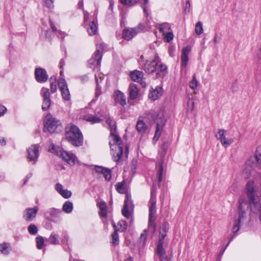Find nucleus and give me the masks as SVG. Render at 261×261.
Segmentation results:
<instances>
[{
	"instance_id": "obj_12",
	"label": "nucleus",
	"mask_w": 261,
	"mask_h": 261,
	"mask_svg": "<svg viewBox=\"0 0 261 261\" xmlns=\"http://www.w3.org/2000/svg\"><path fill=\"white\" fill-rule=\"evenodd\" d=\"M40 94L41 96L43 97L42 109L43 111H46L50 107L51 103V100L50 99V93L48 91V89L46 88L43 87L41 89Z\"/></svg>"
},
{
	"instance_id": "obj_60",
	"label": "nucleus",
	"mask_w": 261,
	"mask_h": 261,
	"mask_svg": "<svg viewBox=\"0 0 261 261\" xmlns=\"http://www.w3.org/2000/svg\"><path fill=\"white\" fill-rule=\"evenodd\" d=\"M190 3L189 1H187L186 3L185 8V11L186 12H190Z\"/></svg>"
},
{
	"instance_id": "obj_16",
	"label": "nucleus",
	"mask_w": 261,
	"mask_h": 261,
	"mask_svg": "<svg viewBox=\"0 0 261 261\" xmlns=\"http://www.w3.org/2000/svg\"><path fill=\"white\" fill-rule=\"evenodd\" d=\"M38 211V207L36 206L33 208H27L23 213V218L27 221H32L36 216Z\"/></svg>"
},
{
	"instance_id": "obj_47",
	"label": "nucleus",
	"mask_w": 261,
	"mask_h": 261,
	"mask_svg": "<svg viewBox=\"0 0 261 261\" xmlns=\"http://www.w3.org/2000/svg\"><path fill=\"white\" fill-rule=\"evenodd\" d=\"M192 99V97L189 96V100L187 102V111L188 112H192L194 108V102Z\"/></svg>"
},
{
	"instance_id": "obj_40",
	"label": "nucleus",
	"mask_w": 261,
	"mask_h": 261,
	"mask_svg": "<svg viewBox=\"0 0 261 261\" xmlns=\"http://www.w3.org/2000/svg\"><path fill=\"white\" fill-rule=\"evenodd\" d=\"M37 247L39 249H42L44 246V240L43 237L38 236L36 238Z\"/></svg>"
},
{
	"instance_id": "obj_21",
	"label": "nucleus",
	"mask_w": 261,
	"mask_h": 261,
	"mask_svg": "<svg viewBox=\"0 0 261 261\" xmlns=\"http://www.w3.org/2000/svg\"><path fill=\"white\" fill-rule=\"evenodd\" d=\"M94 169L96 172L102 174L106 180L109 181L111 179L112 174L110 170L98 166H95Z\"/></svg>"
},
{
	"instance_id": "obj_31",
	"label": "nucleus",
	"mask_w": 261,
	"mask_h": 261,
	"mask_svg": "<svg viewBox=\"0 0 261 261\" xmlns=\"http://www.w3.org/2000/svg\"><path fill=\"white\" fill-rule=\"evenodd\" d=\"M136 129L141 133H144L147 129V125L142 120H138L136 124Z\"/></svg>"
},
{
	"instance_id": "obj_48",
	"label": "nucleus",
	"mask_w": 261,
	"mask_h": 261,
	"mask_svg": "<svg viewBox=\"0 0 261 261\" xmlns=\"http://www.w3.org/2000/svg\"><path fill=\"white\" fill-rule=\"evenodd\" d=\"M58 83L60 90L68 88L66 82L64 79H59Z\"/></svg>"
},
{
	"instance_id": "obj_59",
	"label": "nucleus",
	"mask_w": 261,
	"mask_h": 261,
	"mask_svg": "<svg viewBox=\"0 0 261 261\" xmlns=\"http://www.w3.org/2000/svg\"><path fill=\"white\" fill-rule=\"evenodd\" d=\"M248 203L249 204V206H251V207H253V206H259V215L258 218H259L260 222H261V204H260V202L258 203V204L256 205H250V202H248Z\"/></svg>"
},
{
	"instance_id": "obj_24",
	"label": "nucleus",
	"mask_w": 261,
	"mask_h": 261,
	"mask_svg": "<svg viewBox=\"0 0 261 261\" xmlns=\"http://www.w3.org/2000/svg\"><path fill=\"white\" fill-rule=\"evenodd\" d=\"M55 189L64 198H68L71 196V191L67 189L64 190L61 184L58 183L55 186Z\"/></svg>"
},
{
	"instance_id": "obj_2",
	"label": "nucleus",
	"mask_w": 261,
	"mask_h": 261,
	"mask_svg": "<svg viewBox=\"0 0 261 261\" xmlns=\"http://www.w3.org/2000/svg\"><path fill=\"white\" fill-rule=\"evenodd\" d=\"M259 179L249 180L246 185V192L250 205H256L261 202V175Z\"/></svg>"
},
{
	"instance_id": "obj_13",
	"label": "nucleus",
	"mask_w": 261,
	"mask_h": 261,
	"mask_svg": "<svg viewBox=\"0 0 261 261\" xmlns=\"http://www.w3.org/2000/svg\"><path fill=\"white\" fill-rule=\"evenodd\" d=\"M133 207V201L130 194H126L123 208L122 210V214L126 218L128 219L130 216V213L128 209Z\"/></svg>"
},
{
	"instance_id": "obj_8",
	"label": "nucleus",
	"mask_w": 261,
	"mask_h": 261,
	"mask_svg": "<svg viewBox=\"0 0 261 261\" xmlns=\"http://www.w3.org/2000/svg\"><path fill=\"white\" fill-rule=\"evenodd\" d=\"M105 47V44L103 42H99L96 44V50L94 53L93 56L88 61L90 65L96 64L99 66L100 65L102 52Z\"/></svg>"
},
{
	"instance_id": "obj_17",
	"label": "nucleus",
	"mask_w": 261,
	"mask_h": 261,
	"mask_svg": "<svg viewBox=\"0 0 261 261\" xmlns=\"http://www.w3.org/2000/svg\"><path fill=\"white\" fill-rule=\"evenodd\" d=\"M143 72L137 70L132 71L130 73V77L133 81L140 83L142 87H144L146 84L143 81Z\"/></svg>"
},
{
	"instance_id": "obj_15",
	"label": "nucleus",
	"mask_w": 261,
	"mask_h": 261,
	"mask_svg": "<svg viewBox=\"0 0 261 261\" xmlns=\"http://www.w3.org/2000/svg\"><path fill=\"white\" fill-rule=\"evenodd\" d=\"M35 76L39 83H44L48 79V75L46 70L42 68H36L35 70Z\"/></svg>"
},
{
	"instance_id": "obj_19",
	"label": "nucleus",
	"mask_w": 261,
	"mask_h": 261,
	"mask_svg": "<svg viewBox=\"0 0 261 261\" xmlns=\"http://www.w3.org/2000/svg\"><path fill=\"white\" fill-rule=\"evenodd\" d=\"M191 47L190 46H187L185 47H184L181 50V65L182 67H186L189 58L188 55L191 51Z\"/></svg>"
},
{
	"instance_id": "obj_32",
	"label": "nucleus",
	"mask_w": 261,
	"mask_h": 261,
	"mask_svg": "<svg viewBox=\"0 0 261 261\" xmlns=\"http://www.w3.org/2000/svg\"><path fill=\"white\" fill-rule=\"evenodd\" d=\"M47 240L50 244L53 245L60 244V240L59 239L58 235L55 232H52L51 233Z\"/></svg>"
},
{
	"instance_id": "obj_11",
	"label": "nucleus",
	"mask_w": 261,
	"mask_h": 261,
	"mask_svg": "<svg viewBox=\"0 0 261 261\" xmlns=\"http://www.w3.org/2000/svg\"><path fill=\"white\" fill-rule=\"evenodd\" d=\"M226 131L225 130L223 129H220L219 130L218 134L216 136L217 139L220 141L222 145L225 148L228 147L234 141L232 138L228 139L226 138Z\"/></svg>"
},
{
	"instance_id": "obj_63",
	"label": "nucleus",
	"mask_w": 261,
	"mask_h": 261,
	"mask_svg": "<svg viewBox=\"0 0 261 261\" xmlns=\"http://www.w3.org/2000/svg\"><path fill=\"white\" fill-rule=\"evenodd\" d=\"M81 80L82 81V82L83 83H85V82H87L88 81V77L87 75H83L81 77Z\"/></svg>"
},
{
	"instance_id": "obj_62",
	"label": "nucleus",
	"mask_w": 261,
	"mask_h": 261,
	"mask_svg": "<svg viewBox=\"0 0 261 261\" xmlns=\"http://www.w3.org/2000/svg\"><path fill=\"white\" fill-rule=\"evenodd\" d=\"M49 23H50V27L52 29V31L53 32H56L57 31V29L56 28V27H55V24L53 23V22L51 20V19H49Z\"/></svg>"
},
{
	"instance_id": "obj_10",
	"label": "nucleus",
	"mask_w": 261,
	"mask_h": 261,
	"mask_svg": "<svg viewBox=\"0 0 261 261\" xmlns=\"http://www.w3.org/2000/svg\"><path fill=\"white\" fill-rule=\"evenodd\" d=\"M56 154L61 157L63 160L66 161L69 165L73 166L75 164L76 161L79 163L76 157L71 152L66 151L62 149L56 151Z\"/></svg>"
},
{
	"instance_id": "obj_1",
	"label": "nucleus",
	"mask_w": 261,
	"mask_h": 261,
	"mask_svg": "<svg viewBox=\"0 0 261 261\" xmlns=\"http://www.w3.org/2000/svg\"><path fill=\"white\" fill-rule=\"evenodd\" d=\"M106 123L109 126L110 130V137L111 140L109 145L112 150V154L114 160L118 162L121 158L123 153V144L120 137L116 132V125L115 122L110 117L106 120Z\"/></svg>"
},
{
	"instance_id": "obj_20",
	"label": "nucleus",
	"mask_w": 261,
	"mask_h": 261,
	"mask_svg": "<svg viewBox=\"0 0 261 261\" xmlns=\"http://www.w3.org/2000/svg\"><path fill=\"white\" fill-rule=\"evenodd\" d=\"M114 98L115 103L124 107L126 104V98L124 94L120 91H117L115 92Z\"/></svg>"
},
{
	"instance_id": "obj_57",
	"label": "nucleus",
	"mask_w": 261,
	"mask_h": 261,
	"mask_svg": "<svg viewBox=\"0 0 261 261\" xmlns=\"http://www.w3.org/2000/svg\"><path fill=\"white\" fill-rule=\"evenodd\" d=\"M7 109L3 105L0 104V117L3 116L6 112Z\"/></svg>"
},
{
	"instance_id": "obj_44",
	"label": "nucleus",
	"mask_w": 261,
	"mask_h": 261,
	"mask_svg": "<svg viewBox=\"0 0 261 261\" xmlns=\"http://www.w3.org/2000/svg\"><path fill=\"white\" fill-rule=\"evenodd\" d=\"M63 98L67 101L70 99V94L68 88L64 89L61 90Z\"/></svg>"
},
{
	"instance_id": "obj_38",
	"label": "nucleus",
	"mask_w": 261,
	"mask_h": 261,
	"mask_svg": "<svg viewBox=\"0 0 261 261\" xmlns=\"http://www.w3.org/2000/svg\"><path fill=\"white\" fill-rule=\"evenodd\" d=\"M102 80L103 77L100 76L98 79L97 76L95 75V81L96 83L95 95L97 97L99 96L101 94V87L99 85V82H102Z\"/></svg>"
},
{
	"instance_id": "obj_61",
	"label": "nucleus",
	"mask_w": 261,
	"mask_h": 261,
	"mask_svg": "<svg viewBox=\"0 0 261 261\" xmlns=\"http://www.w3.org/2000/svg\"><path fill=\"white\" fill-rule=\"evenodd\" d=\"M147 237V231L144 230L143 232L141 234L140 239L141 240H145Z\"/></svg>"
},
{
	"instance_id": "obj_9",
	"label": "nucleus",
	"mask_w": 261,
	"mask_h": 261,
	"mask_svg": "<svg viewBox=\"0 0 261 261\" xmlns=\"http://www.w3.org/2000/svg\"><path fill=\"white\" fill-rule=\"evenodd\" d=\"M156 195L153 191L151 192L150 198L149 200L150 206L149 210V220L148 223L149 225H153L154 226V216L156 213Z\"/></svg>"
},
{
	"instance_id": "obj_29",
	"label": "nucleus",
	"mask_w": 261,
	"mask_h": 261,
	"mask_svg": "<svg viewBox=\"0 0 261 261\" xmlns=\"http://www.w3.org/2000/svg\"><path fill=\"white\" fill-rule=\"evenodd\" d=\"M156 253L159 257L160 261H164L167 258L166 251L163 247V245L158 244Z\"/></svg>"
},
{
	"instance_id": "obj_28",
	"label": "nucleus",
	"mask_w": 261,
	"mask_h": 261,
	"mask_svg": "<svg viewBox=\"0 0 261 261\" xmlns=\"http://www.w3.org/2000/svg\"><path fill=\"white\" fill-rule=\"evenodd\" d=\"M129 95L131 99H135L138 95V89L135 84H130L129 87Z\"/></svg>"
},
{
	"instance_id": "obj_7",
	"label": "nucleus",
	"mask_w": 261,
	"mask_h": 261,
	"mask_svg": "<svg viewBox=\"0 0 261 261\" xmlns=\"http://www.w3.org/2000/svg\"><path fill=\"white\" fill-rule=\"evenodd\" d=\"M246 165L248 169H245V177L248 178L250 175L251 169L255 168L261 169V153L256 152L253 156H251L246 161Z\"/></svg>"
},
{
	"instance_id": "obj_4",
	"label": "nucleus",
	"mask_w": 261,
	"mask_h": 261,
	"mask_svg": "<svg viewBox=\"0 0 261 261\" xmlns=\"http://www.w3.org/2000/svg\"><path fill=\"white\" fill-rule=\"evenodd\" d=\"M67 140L73 145L80 146L83 144V137L79 128L73 124H70L66 134Z\"/></svg>"
},
{
	"instance_id": "obj_51",
	"label": "nucleus",
	"mask_w": 261,
	"mask_h": 261,
	"mask_svg": "<svg viewBox=\"0 0 261 261\" xmlns=\"http://www.w3.org/2000/svg\"><path fill=\"white\" fill-rule=\"evenodd\" d=\"M159 170L158 171V174H159V179L158 180L159 182H161L162 181V176L163 174V162H159Z\"/></svg>"
},
{
	"instance_id": "obj_43",
	"label": "nucleus",
	"mask_w": 261,
	"mask_h": 261,
	"mask_svg": "<svg viewBox=\"0 0 261 261\" xmlns=\"http://www.w3.org/2000/svg\"><path fill=\"white\" fill-rule=\"evenodd\" d=\"M158 116L156 112L154 111H150L147 114V118L150 121H158Z\"/></svg>"
},
{
	"instance_id": "obj_39",
	"label": "nucleus",
	"mask_w": 261,
	"mask_h": 261,
	"mask_svg": "<svg viewBox=\"0 0 261 261\" xmlns=\"http://www.w3.org/2000/svg\"><path fill=\"white\" fill-rule=\"evenodd\" d=\"M112 241L111 243L113 245H117L119 244V235L118 233L117 230L116 229L115 231L112 234Z\"/></svg>"
},
{
	"instance_id": "obj_53",
	"label": "nucleus",
	"mask_w": 261,
	"mask_h": 261,
	"mask_svg": "<svg viewBox=\"0 0 261 261\" xmlns=\"http://www.w3.org/2000/svg\"><path fill=\"white\" fill-rule=\"evenodd\" d=\"M50 90L51 92L54 93H55L57 91V85L55 83L53 82V77H50Z\"/></svg>"
},
{
	"instance_id": "obj_50",
	"label": "nucleus",
	"mask_w": 261,
	"mask_h": 261,
	"mask_svg": "<svg viewBox=\"0 0 261 261\" xmlns=\"http://www.w3.org/2000/svg\"><path fill=\"white\" fill-rule=\"evenodd\" d=\"M164 36V38L167 42H170L173 39V34L172 31H170L169 32L165 33V34L163 35Z\"/></svg>"
},
{
	"instance_id": "obj_36",
	"label": "nucleus",
	"mask_w": 261,
	"mask_h": 261,
	"mask_svg": "<svg viewBox=\"0 0 261 261\" xmlns=\"http://www.w3.org/2000/svg\"><path fill=\"white\" fill-rule=\"evenodd\" d=\"M62 210L66 213L69 214L71 213L73 210L72 203L69 201H66L63 205Z\"/></svg>"
},
{
	"instance_id": "obj_52",
	"label": "nucleus",
	"mask_w": 261,
	"mask_h": 261,
	"mask_svg": "<svg viewBox=\"0 0 261 261\" xmlns=\"http://www.w3.org/2000/svg\"><path fill=\"white\" fill-rule=\"evenodd\" d=\"M44 5L49 9H53L54 7V0H43Z\"/></svg>"
},
{
	"instance_id": "obj_23",
	"label": "nucleus",
	"mask_w": 261,
	"mask_h": 261,
	"mask_svg": "<svg viewBox=\"0 0 261 261\" xmlns=\"http://www.w3.org/2000/svg\"><path fill=\"white\" fill-rule=\"evenodd\" d=\"M162 93L163 90L162 87L157 86L154 89L150 91L148 96L149 98L153 100H155L162 96Z\"/></svg>"
},
{
	"instance_id": "obj_25",
	"label": "nucleus",
	"mask_w": 261,
	"mask_h": 261,
	"mask_svg": "<svg viewBox=\"0 0 261 261\" xmlns=\"http://www.w3.org/2000/svg\"><path fill=\"white\" fill-rule=\"evenodd\" d=\"M69 240V237L68 233L65 231L63 232L59 239L60 244L63 246L66 250H70L68 243Z\"/></svg>"
},
{
	"instance_id": "obj_45",
	"label": "nucleus",
	"mask_w": 261,
	"mask_h": 261,
	"mask_svg": "<svg viewBox=\"0 0 261 261\" xmlns=\"http://www.w3.org/2000/svg\"><path fill=\"white\" fill-rule=\"evenodd\" d=\"M203 32L202 23L201 21H198L195 25V33L197 35H200Z\"/></svg>"
},
{
	"instance_id": "obj_33",
	"label": "nucleus",
	"mask_w": 261,
	"mask_h": 261,
	"mask_svg": "<svg viewBox=\"0 0 261 261\" xmlns=\"http://www.w3.org/2000/svg\"><path fill=\"white\" fill-rule=\"evenodd\" d=\"M158 28L160 32L162 33L163 35L165 34V33L171 31L170 24L167 22H164L159 24Z\"/></svg>"
},
{
	"instance_id": "obj_55",
	"label": "nucleus",
	"mask_w": 261,
	"mask_h": 261,
	"mask_svg": "<svg viewBox=\"0 0 261 261\" xmlns=\"http://www.w3.org/2000/svg\"><path fill=\"white\" fill-rule=\"evenodd\" d=\"M148 3V0H144V4L142 5V8L143 10L144 13L146 17L149 16V13L146 7V5Z\"/></svg>"
},
{
	"instance_id": "obj_41",
	"label": "nucleus",
	"mask_w": 261,
	"mask_h": 261,
	"mask_svg": "<svg viewBox=\"0 0 261 261\" xmlns=\"http://www.w3.org/2000/svg\"><path fill=\"white\" fill-rule=\"evenodd\" d=\"M118 225L119 228L117 229V231H120L121 232H124L127 229V224L126 222L124 220H120L118 223Z\"/></svg>"
},
{
	"instance_id": "obj_34",
	"label": "nucleus",
	"mask_w": 261,
	"mask_h": 261,
	"mask_svg": "<svg viewBox=\"0 0 261 261\" xmlns=\"http://www.w3.org/2000/svg\"><path fill=\"white\" fill-rule=\"evenodd\" d=\"M97 205L99 208V214L100 217L106 218L107 216V206L105 202H99Z\"/></svg>"
},
{
	"instance_id": "obj_26",
	"label": "nucleus",
	"mask_w": 261,
	"mask_h": 261,
	"mask_svg": "<svg viewBox=\"0 0 261 261\" xmlns=\"http://www.w3.org/2000/svg\"><path fill=\"white\" fill-rule=\"evenodd\" d=\"M83 119L90 122L91 124L96 123H99L100 122L101 119L96 116H94L91 113H88L85 115H83L81 116Z\"/></svg>"
},
{
	"instance_id": "obj_6",
	"label": "nucleus",
	"mask_w": 261,
	"mask_h": 261,
	"mask_svg": "<svg viewBox=\"0 0 261 261\" xmlns=\"http://www.w3.org/2000/svg\"><path fill=\"white\" fill-rule=\"evenodd\" d=\"M62 125L60 121L52 117L50 114H47L44 119L43 131L54 133L60 130Z\"/></svg>"
},
{
	"instance_id": "obj_58",
	"label": "nucleus",
	"mask_w": 261,
	"mask_h": 261,
	"mask_svg": "<svg viewBox=\"0 0 261 261\" xmlns=\"http://www.w3.org/2000/svg\"><path fill=\"white\" fill-rule=\"evenodd\" d=\"M237 186L235 184H233L229 188L228 191L230 193H233L236 191Z\"/></svg>"
},
{
	"instance_id": "obj_46",
	"label": "nucleus",
	"mask_w": 261,
	"mask_h": 261,
	"mask_svg": "<svg viewBox=\"0 0 261 261\" xmlns=\"http://www.w3.org/2000/svg\"><path fill=\"white\" fill-rule=\"evenodd\" d=\"M28 230L30 234L32 235H35L38 232V228L34 224L30 225L28 227Z\"/></svg>"
},
{
	"instance_id": "obj_27",
	"label": "nucleus",
	"mask_w": 261,
	"mask_h": 261,
	"mask_svg": "<svg viewBox=\"0 0 261 261\" xmlns=\"http://www.w3.org/2000/svg\"><path fill=\"white\" fill-rule=\"evenodd\" d=\"M160 122L161 124H160L158 121L156 123V130L153 138V141L155 142H156L160 138L163 129V125L164 123V121L161 119Z\"/></svg>"
},
{
	"instance_id": "obj_54",
	"label": "nucleus",
	"mask_w": 261,
	"mask_h": 261,
	"mask_svg": "<svg viewBox=\"0 0 261 261\" xmlns=\"http://www.w3.org/2000/svg\"><path fill=\"white\" fill-rule=\"evenodd\" d=\"M160 236L158 243V244L163 245L164 240L166 236V233L160 232Z\"/></svg>"
},
{
	"instance_id": "obj_35",
	"label": "nucleus",
	"mask_w": 261,
	"mask_h": 261,
	"mask_svg": "<svg viewBox=\"0 0 261 261\" xmlns=\"http://www.w3.org/2000/svg\"><path fill=\"white\" fill-rule=\"evenodd\" d=\"M115 187L117 191L120 194H124L126 192L125 182L124 181L117 182Z\"/></svg>"
},
{
	"instance_id": "obj_3",
	"label": "nucleus",
	"mask_w": 261,
	"mask_h": 261,
	"mask_svg": "<svg viewBox=\"0 0 261 261\" xmlns=\"http://www.w3.org/2000/svg\"><path fill=\"white\" fill-rule=\"evenodd\" d=\"M143 68L147 73L155 72L156 77H160L164 76L167 68L165 64L160 63L159 57L155 56L152 61L147 60Z\"/></svg>"
},
{
	"instance_id": "obj_49",
	"label": "nucleus",
	"mask_w": 261,
	"mask_h": 261,
	"mask_svg": "<svg viewBox=\"0 0 261 261\" xmlns=\"http://www.w3.org/2000/svg\"><path fill=\"white\" fill-rule=\"evenodd\" d=\"M123 5L132 6L139 2V0H119Z\"/></svg>"
},
{
	"instance_id": "obj_18",
	"label": "nucleus",
	"mask_w": 261,
	"mask_h": 261,
	"mask_svg": "<svg viewBox=\"0 0 261 261\" xmlns=\"http://www.w3.org/2000/svg\"><path fill=\"white\" fill-rule=\"evenodd\" d=\"M138 33V29L128 28L124 29L123 31L122 35L125 40L129 41Z\"/></svg>"
},
{
	"instance_id": "obj_14",
	"label": "nucleus",
	"mask_w": 261,
	"mask_h": 261,
	"mask_svg": "<svg viewBox=\"0 0 261 261\" xmlns=\"http://www.w3.org/2000/svg\"><path fill=\"white\" fill-rule=\"evenodd\" d=\"M28 159L31 162L35 164L39 156V148L37 145L34 144L31 145L27 150Z\"/></svg>"
},
{
	"instance_id": "obj_22",
	"label": "nucleus",
	"mask_w": 261,
	"mask_h": 261,
	"mask_svg": "<svg viewBox=\"0 0 261 261\" xmlns=\"http://www.w3.org/2000/svg\"><path fill=\"white\" fill-rule=\"evenodd\" d=\"M60 213L61 211L59 209L50 208L44 213V216L48 220L54 221V219L57 217Z\"/></svg>"
},
{
	"instance_id": "obj_5",
	"label": "nucleus",
	"mask_w": 261,
	"mask_h": 261,
	"mask_svg": "<svg viewBox=\"0 0 261 261\" xmlns=\"http://www.w3.org/2000/svg\"><path fill=\"white\" fill-rule=\"evenodd\" d=\"M249 207L248 202L243 197H241L239 200V218L234 222V226L232 227V232L234 233H237L240 229V224L243 222L246 217V212Z\"/></svg>"
},
{
	"instance_id": "obj_64",
	"label": "nucleus",
	"mask_w": 261,
	"mask_h": 261,
	"mask_svg": "<svg viewBox=\"0 0 261 261\" xmlns=\"http://www.w3.org/2000/svg\"><path fill=\"white\" fill-rule=\"evenodd\" d=\"M145 25L143 23H140L137 27L135 28L138 29V33L140 30H142L144 29Z\"/></svg>"
},
{
	"instance_id": "obj_30",
	"label": "nucleus",
	"mask_w": 261,
	"mask_h": 261,
	"mask_svg": "<svg viewBox=\"0 0 261 261\" xmlns=\"http://www.w3.org/2000/svg\"><path fill=\"white\" fill-rule=\"evenodd\" d=\"M12 249L10 244L4 242L0 244V252L4 255H8Z\"/></svg>"
},
{
	"instance_id": "obj_56",
	"label": "nucleus",
	"mask_w": 261,
	"mask_h": 261,
	"mask_svg": "<svg viewBox=\"0 0 261 261\" xmlns=\"http://www.w3.org/2000/svg\"><path fill=\"white\" fill-rule=\"evenodd\" d=\"M168 229H169V224H168V223L165 222L163 224V225H162V227L161 228L160 232L167 233V232L168 231Z\"/></svg>"
},
{
	"instance_id": "obj_42",
	"label": "nucleus",
	"mask_w": 261,
	"mask_h": 261,
	"mask_svg": "<svg viewBox=\"0 0 261 261\" xmlns=\"http://www.w3.org/2000/svg\"><path fill=\"white\" fill-rule=\"evenodd\" d=\"M198 84L199 83L196 79V75L194 74L192 81L189 83V86L193 90H195L197 89Z\"/></svg>"
},
{
	"instance_id": "obj_37",
	"label": "nucleus",
	"mask_w": 261,
	"mask_h": 261,
	"mask_svg": "<svg viewBox=\"0 0 261 261\" xmlns=\"http://www.w3.org/2000/svg\"><path fill=\"white\" fill-rule=\"evenodd\" d=\"M87 31L91 36L96 34L97 31V27L94 21L90 22L89 28L88 29Z\"/></svg>"
}]
</instances>
